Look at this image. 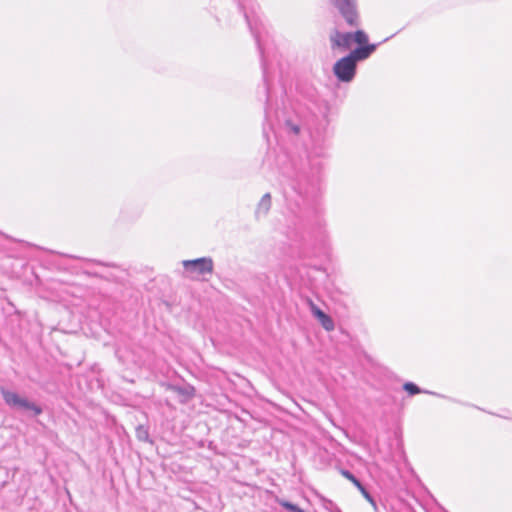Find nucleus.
Instances as JSON below:
<instances>
[{
    "label": "nucleus",
    "instance_id": "nucleus-12",
    "mask_svg": "<svg viewBox=\"0 0 512 512\" xmlns=\"http://www.w3.org/2000/svg\"><path fill=\"white\" fill-rule=\"evenodd\" d=\"M282 506L288 509L290 512H304L301 508H299L297 505H294L290 502H283Z\"/></svg>",
    "mask_w": 512,
    "mask_h": 512
},
{
    "label": "nucleus",
    "instance_id": "nucleus-9",
    "mask_svg": "<svg viewBox=\"0 0 512 512\" xmlns=\"http://www.w3.org/2000/svg\"><path fill=\"white\" fill-rule=\"evenodd\" d=\"M171 389L178 395L183 396L185 398L184 401L191 399L195 394V389L192 386H172Z\"/></svg>",
    "mask_w": 512,
    "mask_h": 512
},
{
    "label": "nucleus",
    "instance_id": "nucleus-7",
    "mask_svg": "<svg viewBox=\"0 0 512 512\" xmlns=\"http://www.w3.org/2000/svg\"><path fill=\"white\" fill-rule=\"evenodd\" d=\"M377 48L376 44H363L354 49L349 55L357 62L367 59Z\"/></svg>",
    "mask_w": 512,
    "mask_h": 512
},
{
    "label": "nucleus",
    "instance_id": "nucleus-8",
    "mask_svg": "<svg viewBox=\"0 0 512 512\" xmlns=\"http://www.w3.org/2000/svg\"><path fill=\"white\" fill-rule=\"evenodd\" d=\"M271 208V194L266 193L262 196L256 208V215L259 217L261 215H266Z\"/></svg>",
    "mask_w": 512,
    "mask_h": 512
},
{
    "label": "nucleus",
    "instance_id": "nucleus-6",
    "mask_svg": "<svg viewBox=\"0 0 512 512\" xmlns=\"http://www.w3.org/2000/svg\"><path fill=\"white\" fill-rule=\"evenodd\" d=\"M309 306L311 309V312L315 318L318 319L322 327L326 331H333L335 328L333 319L324 313L318 306H316L312 301L309 302Z\"/></svg>",
    "mask_w": 512,
    "mask_h": 512
},
{
    "label": "nucleus",
    "instance_id": "nucleus-16",
    "mask_svg": "<svg viewBox=\"0 0 512 512\" xmlns=\"http://www.w3.org/2000/svg\"><path fill=\"white\" fill-rule=\"evenodd\" d=\"M354 485L359 489L360 492L365 488L359 480Z\"/></svg>",
    "mask_w": 512,
    "mask_h": 512
},
{
    "label": "nucleus",
    "instance_id": "nucleus-1",
    "mask_svg": "<svg viewBox=\"0 0 512 512\" xmlns=\"http://www.w3.org/2000/svg\"><path fill=\"white\" fill-rule=\"evenodd\" d=\"M329 39L332 49L339 48L342 50L350 49L353 43L363 45L368 42V36L362 30H357L354 33L334 30L330 33Z\"/></svg>",
    "mask_w": 512,
    "mask_h": 512
},
{
    "label": "nucleus",
    "instance_id": "nucleus-15",
    "mask_svg": "<svg viewBox=\"0 0 512 512\" xmlns=\"http://www.w3.org/2000/svg\"><path fill=\"white\" fill-rule=\"evenodd\" d=\"M361 493L374 507L376 506L374 499L365 488L361 491Z\"/></svg>",
    "mask_w": 512,
    "mask_h": 512
},
{
    "label": "nucleus",
    "instance_id": "nucleus-2",
    "mask_svg": "<svg viewBox=\"0 0 512 512\" xmlns=\"http://www.w3.org/2000/svg\"><path fill=\"white\" fill-rule=\"evenodd\" d=\"M1 394L5 403L13 409L31 411L34 415H39L42 413L41 407L29 401L27 398L21 397L15 392L2 388Z\"/></svg>",
    "mask_w": 512,
    "mask_h": 512
},
{
    "label": "nucleus",
    "instance_id": "nucleus-14",
    "mask_svg": "<svg viewBox=\"0 0 512 512\" xmlns=\"http://www.w3.org/2000/svg\"><path fill=\"white\" fill-rule=\"evenodd\" d=\"M342 475L348 480H350L353 484H355L358 481V479L348 470H343Z\"/></svg>",
    "mask_w": 512,
    "mask_h": 512
},
{
    "label": "nucleus",
    "instance_id": "nucleus-11",
    "mask_svg": "<svg viewBox=\"0 0 512 512\" xmlns=\"http://www.w3.org/2000/svg\"><path fill=\"white\" fill-rule=\"evenodd\" d=\"M136 435H137V438L142 441H147L149 438L148 430L142 425H139L137 427Z\"/></svg>",
    "mask_w": 512,
    "mask_h": 512
},
{
    "label": "nucleus",
    "instance_id": "nucleus-10",
    "mask_svg": "<svg viewBox=\"0 0 512 512\" xmlns=\"http://www.w3.org/2000/svg\"><path fill=\"white\" fill-rule=\"evenodd\" d=\"M404 390L407 391L410 395H415L421 392V389L412 382H407L403 386Z\"/></svg>",
    "mask_w": 512,
    "mask_h": 512
},
{
    "label": "nucleus",
    "instance_id": "nucleus-3",
    "mask_svg": "<svg viewBox=\"0 0 512 512\" xmlns=\"http://www.w3.org/2000/svg\"><path fill=\"white\" fill-rule=\"evenodd\" d=\"M182 265L190 275H206L212 274L214 270V262L211 257H201L192 260H183Z\"/></svg>",
    "mask_w": 512,
    "mask_h": 512
},
{
    "label": "nucleus",
    "instance_id": "nucleus-13",
    "mask_svg": "<svg viewBox=\"0 0 512 512\" xmlns=\"http://www.w3.org/2000/svg\"><path fill=\"white\" fill-rule=\"evenodd\" d=\"M285 126L289 129V131H291L292 133L294 134H298L299 133V126L292 123L291 121L287 120L285 122Z\"/></svg>",
    "mask_w": 512,
    "mask_h": 512
},
{
    "label": "nucleus",
    "instance_id": "nucleus-5",
    "mask_svg": "<svg viewBox=\"0 0 512 512\" xmlns=\"http://www.w3.org/2000/svg\"><path fill=\"white\" fill-rule=\"evenodd\" d=\"M351 26L358 25L355 0H330Z\"/></svg>",
    "mask_w": 512,
    "mask_h": 512
},
{
    "label": "nucleus",
    "instance_id": "nucleus-4",
    "mask_svg": "<svg viewBox=\"0 0 512 512\" xmlns=\"http://www.w3.org/2000/svg\"><path fill=\"white\" fill-rule=\"evenodd\" d=\"M333 72L339 81L350 82L356 73V62L350 55H347L334 64Z\"/></svg>",
    "mask_w": 512,
    "mask_h": 512
}]
</instances>
